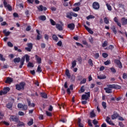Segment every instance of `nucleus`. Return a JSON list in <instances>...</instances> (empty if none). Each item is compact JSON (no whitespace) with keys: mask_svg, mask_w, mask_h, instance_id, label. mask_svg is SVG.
Returning <instances> with one entry per match:
<instances>
[{"mask_svg":"<svg viewBox=\"0 0 127 127\" xmlns=\"http://www.w3.org/2000/svg\"><path fill=\"white\" fill-rule=\"evenodd\" d=\"M107 87L104 88V90L106 93H107V94H112V93H113V89H115L116 88L121 89V86H116L115 84H108L107 85Z\"/></svg>","mask_w":127,"mask_h":127,"instance_id":"obj_1","label":"nucleus"},{"mask_svg":"<svg viewBox=\"0 0 127 127\" xmlns=\"http://www.w3.org/2000/svg\"><path fill=\"white\" fill-rule=\"evenodd\" d=\"M25 58H26V62H29V60H30V57L28 56V55H25V57H23L21 58V64L19 66V68H22L23 65L24 64V62L25 61Z\"/></svg>","mask_w":127,"mask_h":127,"instance_id":"obj_2","label":"nucleus"},{"mask_svg":"<svg viewBox=\"0 0 127 127\" xmlns=\"http://www.w3.org/2000/svg\"><path fill=\"white\" fill-rule=\"evenodd\" d=\"M25 85V83L21 82L19 84L16 85V89L18 91H20V90H23L24 89V86Z\"/></svg>","mask_w":127,"mask_h":127,"instance_id":"obj_3","label":"nucleus"},{"mask_svg":"<svg viewBox=\"0 0 127 127\" xmlns=\"http://www.w3.org/2000/svg\"><path fill=\"white\" fill-rule=\"evenodd\" d=\"M9 90L10 89L9 87H6L4 88L2 90L0 91V96H2V95H6V94H7L8 92H9Z\"/></svg>","mask_w":127,"mask_h":127,"instance_id":"obj_4","label":"nucleus"},{"mask_svg":"<svg viewBox=\"0 0 127 127\" xmlns=\"http://www.w3.org/2000/svg\"><path fill=\"white\" fill-rule=\"evenodd\" d=\"M17 106H18V109H22L23 110H24V111H26V110H27L28 109L27 105H23L21 103L18 104Z\"/></svg>","mask_w":127,"mask_h":127,"instance_id":"obj_5","label":"nucleus"},{"mask_svg":"<svg viewBox=\"0 0 127 127\" xmlns=\"http://www.w3.org/2000/svg\"><path fill=\"white\" fill-rule=\"evenodd\" d=\"M92 6L94 9L98 10L100 8V3L97 1L94 2L92 4Z\"/></svg>","mask_w":127,"mask_h":127,"instance_id":"obj_6","label":"nucleus"},{"mask_svg":"<svg viewBox=\"0 0 127 127\" xmlns=\"http://www.w3.org/2000/svg\"><path fill=\"white\" fill-rule=\"evenodd\" d=\"M115 63L117 64L120 69H122V68H123V64H122V62H121V61L119 60H116L115 61Z\"/></svg>","mask_w":127,"mask_h":127,"instance_id":"obj_7","label":"nucleus"},{"mask_svg":"<svg viewBox=\"0 0 127 127\" xmlns=\"http://www.w3.org/2000/svg\"><path fill=\"white\" fill-rule=\"evenodd\" d=\"M89 97H90V92H87L86 94H84L82 96V100H85V101H87Z\"/></svg>","mask_w":127,"mask_h":127,"instance_id":"obj_8","label":"nucleus"},{"mask_svg":"<svg viewBox=\"0 0 127 127\" xmlns=\"http://www.w3.org/2000/svg\"><path fill=\"white\" fill-rule=\"evenodd\" d=\"M56 26L57 29H58V30H59L60 31L63 30V23H62L61 25H60V24H56Z\"/></svg>","mask_w":127,"mask_h":127,"instance_id":"obj_9","label":"nucleus"},{"mask_svg":"<svg viewBox=\"0 0 127 127\" xmlns=\"http://www.w3.org/2000/svg\"><path fill=\"white\" fill-rule=\"evenodd\" d=\"M10 120L17 123V122H18V118L15 116H11L10 117Z\"/></svg>","mask_w":127,"mask_h":127,"instance_id":"obj_10","label":"nucleus"},{"mask_svg":"<svg viewBox=\"0 0 127 127\" xmlns=\"http://www.w3.org/2000/svg\"><path fill=\"white\" fill-rule=\"evenodd\" d=\"M68 28L70 29V30H74L75 28V24L74 23H70L67 25Z\"/></svg>","mask_w":127,"mask_h":127,"instance_id":"obj_11","label":"nucleus"},{"mask_svg":"<svg viewBox=\"0 0 127 127\" xmlns=\"http://www.w3.org/2000/svg\"><path fill=\"white\" fill-rule=\"evenodd\" d=\"M38 9L39 10H40V11H43V10H47V8L42 6V5H41L38 7Z\"/></svg>","mask_w":127,"mask_h":127,"instance_id":"obj_12","label":"nucleus"},{"mask_svg":"<svg viewBox=\"0 0 127 127\" xmlns=\"http://www.w3.org/2000/svg\"><path fill=\"white\" fill-rule=\"evenodd\" d=\"M110 118L109 117H107L106 119V122H107L109 125H111V126H115V124L112 121H110Z\"/></svg>","mask_w":127,"mask_h":127,"instance_id":"obj_13","label":"nucleus"},{"mask_svg":"<svg viewBox=\"0 0 127 127\" xmlns=\"http://www.w3.org/2000/svg\"><path fill=\"white\" fill-rule=\"evenodd\" d=\"M84 27H85V29L90 33V34H93L94 33V32L89 27L86 26V25H84Z\"/></svg>","mask_w":127,"mask_h":127,"instance_id":"obj_14","label":"nucleus"},{"mask_svg":"<svg viewBox=\"0 0 127 127\" xmlns=\"http://www.w3.org/2000/svg\"><path fill=\"white\" fill-rule=\"evenodd\" d=\"M114 20L117 23V25L119 26V27H122V24L120 22H119V19H118V18H117V17H115L114 18Z\"/></svg>","mask_w":127,"mask_h":127,"instance_id":"obj_15","label":"nucleus"},{"mask_svg":"<svg viewBox=\"0 0 127 127\" xmlns=\"http://www.w3.org/2000/svg\"><path fill=\"white\" fill-rule=\"evenodd\" d=\"M123 25H126L127 24V19L123 17L121 19Z\"/></svg>","mask_w":127,"mask_h":127,"instance_id":"obj_16","label":"nucleus"},{"mask_svg":"<svg viewBox=\"0 0 127 127\" xmlns=\"http://www.w3.org/2000/svg\"><path fill=\"white\" fill-rule=\"evenodd\" d=\"M81 119L78 118V121H77V125L78 126V127H84V124H82L81 123Z\"/></svg>","mask_w":127,"mask_h":127,"instance_id":"obj_17","label":"nucleus"},{"mask_svg":"<svg viewBox=\"0 0 127 127\" xmlns=\"http://www.w3.org/2000/svg\"><path fill=\"white\" fill-rule=\"evenodd\" d=\"M73 14V12H69L66 13V17L69 18V19H72V16Z\"/></svg>","mask_w":127,"mask_h":127,"instance_id":"obj_18","label":"nucleus"},{"mask_svg":"<svg viewBox=\"0 0 127 127\" xmlns=\"http://www.w3.org/2000/svg\"><path fill=\"white\" fill-rule=\"evenodd\" d=\"M119 117L118 113H115L112 116V120H116Z\"/></svg>","mask_w":127,"mask_h":127,"instance_id":"obj_19","label":"nucleus"},{"mask_svg":"<svg viewBox=\"0 0 127 127\" xmlns=\"http://www.w3.org/2000/svg\"><path fill=\"white\" fill-rule=\"evenodd\" d=\"M35 58L38 63H39V64H40V63H41V58H39L37 55L35 56Z\"/></svg>","mask_w":127,"mask_h":127,"instance_id":"obj_20","label":"nucleus"},{"mask_svg":"<svg viewBox=\"0 0 127 127\" xmlns=\"http://www.w3.org/2000/svg\"><path fill=\"white\" fill-rule=\"evenodd\" d=\"M12 81V78L10 77H7L5 81V83H8V84H9L10 83H11Z\"/></svg>","mask_w":127,"mask_h":127,"instance_id":"obj_21","label":"nucleus"},{"mask_svg":"<svg viewBox=\"0 0 127 127\" xmlns=\"http://www.w3.org/2000/svg\"><path fill=\"white\" fill-rule=\"evenodd\" d=\"M6 107L7 109H9V110H11V109L12 108V103H11V102L8 103L6 105Z\"/></svg>","mask_w":127,"mask_h":127,"instance_id":"obj_22","label":"nucleus"},{"mask_svg":"<svg viewBox=\"0 0 127 127\" xmlns=\"http://www.w3.org/2000/svg\"><path fill=\"white\" fill-rule=\"evenodd\" d=\"M90 118H95L96 117V114L94 112V110H92L90 113Z\"/></svg>","mask_w":127,"mask_h":127,"instance_id":"obj_23","label":"nucleus"},{"mask_svg":"<svg viewBox=\"0 0 127 127\" xmlns=\"http://www.w3.org/2000/svg\"><path fill=\"white\" fill-rule=\"evenodd\" d=\"M39 19L44 21V20H46V17L44 15H41L39 17Z\"/></svg>","mask_w":127,"mask_h":127,"instance_id":"obj_24","label":"nucleus"},{"mask_svg":"<svg viewBox=\"0 0 127 127\" xmlns=\"http://www.w3.org/2000/svg\"><path fill=\"white\" fill-rule=\"evenodd\" d=\"M41 96L44 99H47V94H46L45 93H41Z\"/></svg>","mask_w":127,"mask_h":127,"instance_id":"obj_25","label":"nucleus"},{"mask_svg":"<svg viewBox=\"0 0 127 127\" xmlns=\"http://www.w3.org/2000/svg\"><path fill=\"white\" fill-rule=\"evenodd\" d=\"M3 33H4L5 36H8L10 34V32L9 31H6V30H4L3 31Z\"/></svg>","mask_w":127,"mask_h":127,"instance_id":"obj_26","label":"nucleus"},{"mask_svg":"<svg viewBox=\"0 0 127 127\" xmlns=\"http://www.w3.org/2000/svg\"><path fill=\"white\" fill-rule=\"evenodd\" d=\"M14 63H19V62H20V58H17L14 59Z\"/></svg>","mask_w":127,"mask_h":127,"instance_id":"obj_27","label":"nucleus"},{"mask_svg":"<svg viewBox=\"0 0 127 127\" xmlns=\"http://www.w3.org/2000/svg\"><path fill=\"white\" fill-rule=\"evenodd\" d=\"M98 79H106V77L105 75H98L97 76Z\"/></svg>","mask_w":127,"mask_h":127,"instance_id":"obj_28","label":"nucleus"},{"mask_svg":"<svg viewBox=\"0 0 127 127\" xmlns=\"http://www.w3.org/2000/svg\"><path fill=\"white\" fill-rule=\"evenodd\" d=\"M104 21L106 24H109L110 22L109 21V19H108V17H106L104 18Z\"/></svg>","mask_w":127,"mask_h":127,"instance_id":"obj_29","label":"nucleus"},{"mask_svg":"<svg viewBox=\"0 0 127 127\" xmlns=\"http://www.w3.org/2000/svg\"><path fill=\"white\" fill-rule=\"evenodd\" d=\"M53 40H55V41L57 42L58 41V37L56 36V35H53Z\"/></svg>","mask_w":127,"mask_h":127,"instance_id":"obj_30","label":"nucleus"},{"mask_svg":"<svg viewBox=\"0 0 127 127\" xmlns=\"http://www.w3.org/2000/svg\"><path fill=\"white\" fill-rule=\"evenodd\" d=\"M65 75L68 77V78H70L71 77V75H70V72H69V70L66 69L65 71Z\"/></svg>","mask_w":127,"mask_h":127,"instance_id":"obj_31","label":"nucleus"},{"mask_svg":"<svg viewBox=\"0 0 127 127\" xmlns=\"http://www.w3.org/2000/svg\"><path fill=\"white\" fill-rule=\"evenodd\" d=\"M76 65H77V64L76 63V61H74L72 63V66L71 67V68L72 69V68H74V67H76Z\"/></svg>","mask_w":127,"mask_h":127,"instance_id":"obj_32","label":"nucleus"},{"mask_svg":"<svg viewBox=\"0 0 127 127\" xmlns=\"http://www.w3.org/2000/svg\"><path fill=\"white\" fill-rule=\"evenodd\" d=\"M50 21L52 25H54V26L56 25V22L55 21H54V20H53V19H50Z\"/></svg>","mask_w":127,"mask_h":127,"instance_id":"obj_33","label":"nucleus"},{"mask_svg":"<svg viewBox=\"0 0 127 127\" xmlns=\"http://www.w3.org/2000/svg\"><path fill=\"white\" fill-rule=\"evenodd\" d=\"M28 126H32L33 125V119H31L30 121L28 122Z\"/></svg>","mask_w":127,"mask_h":127,"instance_id":"obj_34","label":"nucleus"},{"mask_svg":"<svg viewBox=\"0 0 127 127\" xmlns=\"http://www.w3.org/2000/svg\"><path fill=\"white\" fill-rule=\"evenodd\" d=\"M106 6L108 9V10H112V6L109 4L108 3H106Z\"/></svg>","mask_w":127,"mask_h":127,"instance_id":"obj_35","label":"nucleus"},{"mask_svg":"<svg viewBox=\"0 0 127 127\" xmlns=\"http://www.w3.org/2000/svg\"><path fill=\"white\" fill-rule=\"evenodd\" d=\"M37 71L39 73H41V72H42V69H41V67L40 65L38 66Z\"/></svg>","mask_w":127,"mask_h":127,"instance_id":"obj_36","label":"nucleus"},{"mask_svg":"<svg viewBox=\"0 0 127 127\" xmlns=\"http://www.w3.org/2000/svg\"><path fill=\"white\" fill-rule=\"evenodd\" d=\"M112 30L113 32L115 33V34H117V30L116 29V27L113 26L112 27Z\"/></svg>","mask_w":127,"mask_h":127,"instance_id":"obj_37","label":"nucleus"},{"mask_svg":"<svg viewBox=\"0 0 127 127\" xmlns=\"http://www.w3.org/2000/svg\"><path fill=\"white\" fill-rule=\"evenodd\" d=\"M27 46L29 47V48H31V49H32V48L33 47V44L31 43H29L27 44Z\"/></svg>","mask_w":127,"mask_h":127,"instance_id":"obj_38","label":"nucleus"},{"mask_svg":"<svg viewBox=\"0 0 127 127\" xmlns=\"http://www.w3.org/2000/svg\"><path fill=\"white\" fill-rule=\"evenodd\" d=\"M110 70L111 72L113 73V74L116 73V72H117V70H116V69H115L114 67H111Z\"/></svg>","mask_w":127,"mask_h":127,"instance_id":"obj_39","label":"nucleus"},{"mask_svg":"<svg viewBox=\"0 0 127 127\" xmlns=\"http://www.w3.org/2000/svg\"><path fill=\"white\" fill-rule=\"evenodd\" d=\"M88 64H89L90 66H93V61H92V59H90L88 60Z\"/></svg>","mask_w":127,"mask_h":127,"instance_id":"obj_40","label":"nucleus"},{"mask_svg":"<svg viewBox=\"0 0 127 127\" xmlns=\"http://www.w3.org/2000/svg\"><path fill=\"white\" fill-rule=\"evenodd\" d=\"M91 18H95V16L90 15L86 17L87 19H90Z\"/></svg>","mask_w":127,"mask_h":127,"instance_id":"obj_41","label":"nucleus"},{"mask_svg":"<svg viewBox=\"0 0 127 127\" xmlns=\"http://www.w3.org/2000/svg\"><path fill=\"white\" fill-rule=\"evenodd\" d=\"M0 60L1 61H5V59H4V58L3 57L2 55L0 54Z\"/></svg>","mask_w":127,"mask_h":127,"instance_id":"obj_42","label":"nucleus"},{"mask_svg":"<svg viewBox=\"0 0 127 127\" xmlns=\"http://www.w3.org/2000/svg\"><path fill=\"white\" fill-rule=\"evenodd\" d=\"M7 46L9 47H13V44H12V43L10 42H7Z\"/></svg>","mask_w":127,"mask_h":127,"instance_id":"obj_43","label":"nucleus"},{"mask_svg":"<svg viewBox=\"0 0 127 127\" xmlns=\"http://www.w3.org/2000/svg\"><path fill=\"white\" fill-rule=\"evenodd\" d=\"M102 105V106L103 107V109H106L107 103H106V102H103Z\"/></svg>","mask_w":127,"mask_h":127,"instance_id":"obj_44","label":"nucleus"},{"mask_svg":"<svg viewBox=\"0 0 127 127\" xmlns=\"http://www.w3.org/2000/svg\"><path fill=\"white\" fill-rule=\"evenodd\" d=\"M3 0V3L4 4V7H6L8 4H7V2H6V1L5 0Z\"/></svg>","mask_w":127,"mask_h":127,"instance_id":"obj_45","label":"nucleus"},{"mask_svg":"<svg viewBox=\"0 0 127 127\" xmlns=\"http://www.w3.org/2000/svg\"><path fill=\"white\" fill-rule=\"evenodd\" d=\"M86 82H87V79H86V78H84L80 81V84H85Z\"/></svg>","mask_w":127,"mask_h":127,"instance_id":"obj_46","label":"nucleus"},{"mask_svg":"<svg viewBox=\"0 0 127 127\" xmlns=\"http://www.w3.org/2000/svg\"><path fill=\"white\" fill-rule=\"evenodd\" d=\"M28 67H31L32 68L34 67V65H33V64L31 63H29L27 65Z\"/></svg>","mask_w":127,"mask_h":127,"instance_id":"obj_47","label":"nucleus"},{"mask_svg":"<svg viewBox=\"0 0 127 127\" xmlns=\"http://www.w3.org/2000/svg\"><path fill=\"white\" fill-rule=\"evenodd\" d=\"M73 11H79L80 10V7H76V8H74L73 9Z\"/></svg>","mask_w":127,"mask_h":127,"instance_id":"obj_48","label":"nucleus"},{"mask_svg":"<svg viewBox=\"0 0 127 127\" xmlns=\"http://www.w3.org/2000/svg\"><path fill=\"white\" fill-rule=\"evenodd\" d=\"M104 64H105V65H106L107 66V65L111 64V61H107L106 62H104Z\"/></svg>","mask_w":127,"mask_h":127,"instance_id":"obj_49","label":"nucleus"},{"mask_svg":"<svg viewBox=\"0 0 127 127\" xmlns=\"http://www.w3.org/2000/svg\"><path fill=\"white\" fill-rule=\"evenodd\" d=\"M57 45H58V46H62V41H59L57 44Z\"/></svg>","mask_w":127,"mask_h":127,"instance_id":"obj_50","label":"nucleus"},{"mask_svg":"<svg viewBox=\"0 0 127 127\" xmlns=\"http://www.w3.org/2000/svg\"><path fill=\"white\" fill-rule=\"evenodd\" d=\"M108 45V42L107 41H105L103 45H102V46L103 47H106V46H107Z\"/></svg>","mask_w":127,"mask_h":127,"instance_id":"obj_51","label":"nucleus"},{"mask_svg":"<svg viewBox=\"0 0 127 127\" xmlns=\"http://www.w3.org/2000/svg\"><path fill=\"white\" fill-rule=\"evenodd\" d=\"M88 124L90 127H93V124H92V122H91V120H88Z\"/></svg>","mask_w":127,"mask_h":127,"instance_id":"obj_52","label":"nucleus"},{"mask_svg":"<svg viewBox=\"0 0 127 127\" xmlns=\"http://www.w3.org/2000/svg\"><path fill=\"white\" fill-rule=\"evenodd\" d=\"M93 125H95V126L98 124V121H97L96 119H94L93 121Z\"/></svg>","mask_w":127,"mask_h":127,"instance_id":"obj_53","label":"nucleus"},{"mask_svg":"<svg viewBox=\"0 0 127 127\" xmlns=\"http://www.w3.org/2000/svg\"><path fill=\"white\" fill-rule=\"evenodd\" d=\"M46 115L48 117H51L52 116V114H51V113H50L48 111H46Z\"/></svg>","mask_w":127,"mask_h":127,"instance_id":"obj_54","label":"nucleus"},{"mask_svg":"<svg viewBox=\"0 0 127 127\" xmlns=\"http://www.w3.org/2000/svg\"><path fill=\"white\" fill-rule=\"evenodd\" d=\"M6 7H7V8L8 9V10L10 11L12 10L11 6H10V5H9V4H8Z\"/></svg>","mask_w":127,"mask_h":127,"instance_id":"obj_55","label":"nucleus"},{"mask_svg":"<svg viewBox=\"0 0 127 127\" xmlns=\"http://www.w3.org/2000/svg\"><path fill=\"white\" fill-rule=\"evenodd\" d=\"M18 115L19 116H24V113H23L22 111H19Z\"/></svg>","mask_w":127,"mask_h":127,"instance_id":"obj_56","label":"nucleus"},{"mask_svg":"<svg viewBox=\"0 0 127 127\" xmlns=\"http://www.w3.org/2000/svg\"><path fill=\"white\" fill-rule=\"evenodd\" d=\"M102 56L104 58H107L108 57V54L107 53L102 54Z\"/></svg>","mask_w":127,"mask_h":127,"instance_id":"obj_57","label":"nucleus"},{"mask_svg":"<svg viewBox=\"0 0 127 127\" xmlns=\"http://www.w3.org/2000/svg\"><path fill=\"white\" fill-rule=\"evenodd\" d=\"M31 29V27L30 26H28L26 28V31H29Z\"/></svg>","mask_w":127,"mask_h":127,"instance_id":"obj_58","label":"nucleus"},{"mask_svg":"<svg viewBox=\"0 0 127 127\" xmlns=\"http://www.w3.org/2000/svg\"><path fill=\"white\" fill-rule=\"evenodd\" d=\"M40 39H41V35H37V40H40Z\"/></svg>","mask_w":127,"mask_h":127,"instance_id":"obj_59","label":"nucleus"},{"mask_svg":"<svg viewBox=\"0 0 127 127\" xmlns=\"http://www.w3.org/2000/svg\"><path fill=\"white\" fill-rule=\"evenodd\" d=\"M31 49L29 47H26L25 48V50H27V51H28L29 52H30V51H31Z\"/></svg>","mask_w":127,"mask_h":127,"instance_id":"obj_60","label":"nucleus"},{"mask_svg":"<svg viewBox=\"0 0 127 127\" xmlns=\"http://www.w3.org/2000/svg\"><path fill=\"white\" fill-rule=\"evenodd\" d=\"M51 9L52 10V11H56L57 8L55 7H51Z\"/></svg>","mask_w":127,"mask_h":127,"instance_id":"obj_61","label":"nucleus"},{"mask_svg":"<svg viewBox=\"0 0 127 127\" xmlns=\"http://www.w3.org/2000/svg\"><path fill=\"white\" fill-rule=\"evenodd\" d=\"M41 48H45L46 45H45V44L44 43H42L41 44Z\"/></svg>","mask_w":127,"mask_h":127,"instance_id":"obj_62","label":"nucleus"},{"mask_svg":"<svg viewBox=\"0 0 127 127\" xmlns=\"http://www.w3.org/2000/svg\"><path fill=\"white\" fill-rule=\"evenodd\" d=\"M75 43L77 46H81L82 47H84V46H83V45L81 44L80 43L76 42Z\"/></svg>","mask_w":127,"mask_h":127,"instance_id":"obj_63","label":"nucleus"},{"mask_svg":"<svg viewBox=\"0 0 127 127\" xmlns=\"http://www.w3.org/2000/svg\"><path fill=\"white\" fill-rule=\"evenodd\" d=\"M13 16L14 17H18V14H17V13H14Z\"/></svg>","mask_w":127,"mask_h":127,"instance_id":"obj_64","label":"nucleus"}]
</instances>
